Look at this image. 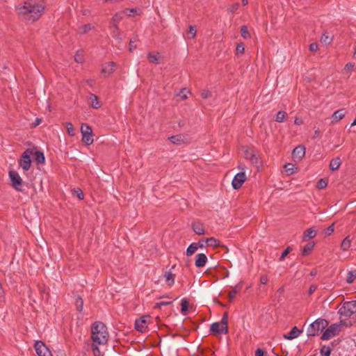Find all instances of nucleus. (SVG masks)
<instances>
[{"mask_svg":"<svg viewBox=\"0 0 356 356\" xmlns=\"http://www.w3.org/2000/svg\"><path fill=\"white\" fill-rule=\"evenodd\" d=\"M44 4L42 1L29 0L25 1L23 5H19L17 10L21 17L25 20L34 22L40 19L44 12Z\"/></svg>","mask_w":356,"mask_h":356,"instance_id":"f257e3e1","label":"nucleus"},{"mask_svg":"<svg viewBox=\"0 0 356 356\" xmlns=\"http://www.w3.org/2000/svg\"><path fill=\"white\" fill-rule=\"evenodd\" d=\"M91 339L93 343L105 345L108 340V332L104 323L100 321L95 322L90 328Z\"/></svg>","mask_w":356,"mask_h":356,"instance_id":"f03ea898","label":"nucleus"},{"mask_svg":"<svg viewBox=\"0 0 356 356\" xmlns=\"http://www.w3.org/2000/svg\"><path fill=\"white\" fill-rule=\"evenodd\" d=\"M328 325V322L325 319L318 318L311 323L307 330L308 337H314L318 335Z\"/></svg>","mask_w":356,"mask_h":356,"instance_id":"7ed1b4c3","label":"nucleus"},{"mask_svg":"<svg viewBox=\"0 0 356 356\" xmlns=\"http://www.w3.org/2000/svg\"><path fill=\"white\" fill-rule=\"evenodd\" d=\"M228 314L225 312L220 322H215L211 325L210 330L213 334H227L228 332Z\"/></svg>","mask_w":356,"mask_h":356,"instance_id":"20e7f679","label":"nucleus"},{"mask_svg":"<svg viewBox=\"0 0 356 356\" xmlns=\"http://www.w3.org/2000/svg\"><path fill=\"white\" fill-rule=\"evenodd\" d=\"M355 313H356V300L345 302L339 310V314L345 318H349Z\"/></svg>","mask_w":356,"mask_h":356,"instance_id":"39448f33","label":"nucleus"},{"mask_svg":"<svg viewBox=\"0 0 356 356\" xmlns=\"http://www.w3.org/2000/svg\"><path fill=\"white\" fill-rule=\"evenodd\" d=\"M81 133L82 134V141L87 145L93 143L92 131L91 127L87 124H82L81 127Z\"/></svg>","mask_w":356,"mask_h":356,"instance_id":"423d86ee","label":"nucleus"},{"mask_svg":"<svg viewBox=\"0 0 356 356\" xmlns=\"http://www.w3.org/2000/svg\"><path fill=\"white\" fill-rule=\"evenodd\" d=\"M341 331V325L338 323L332 324L323 333L321 336L322 340H328L332 337L337 335Z\"/></svg>","mask_w":356,"mask_h":356,"instance_id":"0eeeda50","label":"nucleus"},{"mask_svg":"<svg viewBox=\"0 0 356 356\" xmlns=\"http://www.w3.org/2000/svg\"><path fill=\"white\" fill-rule=\"evenodd\" d=\"M32 154V151L30 149H26L19 161V165L24 171H27L30 169L31 165V155Z\"/></svg>","mask_w":356,"mask_h":356,"instance_id":"6e6552de","label":"nucleus"},{"mask_svg":"<svg viewBox=\"0 0 356 356\" xmlns=\"http://www.w3.org/2000/svg\"><path fill=\"white\" fill-rule=\"evenodd\" d=\"M34 348L38 356H52L48 347L42 341H35Z\"/></svg>","mask_w":356,"mask_h":356,"instance_id":"1a4fd4ad","label":"nucleus"},{"mask_svg":"<svg viewBox=\"0 0 356 356\" xmlns=\"http://www.w3.org/2000/svg\"><path fill=\"white\" fill-rule=\"evenodd\" d=\"M9 177L12 181V185L13 188L18 191H22L20 186L22 184V179L19 175V174L14 170H10L9 172Z\"/></svg>","mask_w":356,"mask_h":356,"instance_id":"9d476101","label":"nucleus"},{"mask_svg":"<svg viewBox=\"0 0 356 356\" xmlns=\"http://www.w3.org/2000/svg\"><path fill=\"white\" fill-rule=\"evenodd\" d=\"M245 179L246 176L245 172H240L237 173L232 179V187L234 189H239L245 181Z\"/></svg>","mask_w":356,"mask_h":356,"instance_id":"9b49d317","label":"nucleus"},{"mask_svg":"<svg viewBox=\"0 0 356 356\" xmlns=\"http://www.w3.org/2000/svg\"><path fill=\"white\" fill-rule=\"evenodd\" d=\"M149 316H143L135 321V329L140 332H144L147 327V319Z\"/></svg>","mask_w":356,"mask_h":356,"instance_id":"f8f14e48","label":"nucleus"},{"mask_svg":"<svg viewBox=\"0 0 356 356\" xmlns=\"http://www.w3.org/2000/svg\"><path fill=\"white\" fill-rule=\"evenodd\" d=\"M305 154V148L303 145H298L292 152V157L295 161H300Z\"/></svg>","mask_w":356,"mask_h":356,"instance_id":"ddd939ff","label":"nucleus"},{"mask_svg":"<svg viewBox=\"0 0 356 356\" xmlns=\"http://www.w3.org/2000/svg\"><path fill=\"white\" fill-rule=\"evenodd\" d=\"M115 63L114 62H108L105 63L102 69V73L105 76H109L115 71Z\"/></svg>","mask_w":356,"mask_h":356,"instance_id":"4468645a","label":"nucleus"},{"mask_svg":"<svg viewBox=\"0 0 356 356\" xmlns=\"http://www.w3.org/2000/svg\"><path fill=\"white\" fill-rule=\"evenodd\" d=\"M346 113V111L343 108L336 111L331 117V122L332 124L337 123L344 118Z\"/></svg>","mask_w":356,"mask_h":356,"instance_id":"2eb2a0df","label":"nucleus"},{"mask_svg":"<svg viewBox=\"0 0 356 356\" xmlns=\"http://www.w3.org/2000/svg\"><path fill=\"white\" fill-rule=\"evenodd\" d=\"M302 332V330H300L296 326H294L289 332L284 334V338L286 339L292 340L299 337Z\"/></svg>","mask_w":356,"mask_h":356,"instance_id":"dca6fc26","label":"nucleus"},{"mask_svg":"<svg viewBox=\"0 0 356 356\" xmlns=\"http://www.w3.org/2000/svg\"><path fill=\"white\" fill-rule=\"evenodd\" d=\"M207 261V257L204 253H200L196 255L195 265L197 268L203 267Z\"/></svg>","mask_w":356,"mask_h":356,"instance_id":"f3484780","label":"nucleus"},{"mask_svg":"<svg viewBox=\"0 0 356 356\" xmlns=\"http://www.w3.org/2000/svg\"><path fill=\"white\" fill-rule=\"evenodd\" d=\"M192 228L195 234L202 235L205 233L204 225L200 222H194L192 224Z\"/></svg>","mask_w":356,"mask_h":356,"instance_id":"a211bd4d","label":"nucleus"},{"mask_svg":"<svg viewBox=\"0 0 356 356\" xmlns=\"http://www.w3.org/2000/svg\"><path fill=\"white\" fill-rule=\"evenodd\" d=\"M164 278L165 283L168 286H172L175 283V275L172 273L171 270L165 271L164 273Z\"/></svg>","mask_w":356,"mask_h":356,"instance_id":"6ab92c4d","label":"nucleus"},{"mask_svg":"<svg viewBox=\"0 0 356 356\" xmlns=\"http://www.w3.org/2000/svg\"><path fill=\"white\" fill-rule=\"evenodd\" d=\"M184 136L183 135L172 136L168 138V140L173 144L181 145L184 143Z\"/></svg>","mask_w":356,"mask_h":356,"instance_id":"aec40b11","label":"nucleus"},{"mask_svg":"<svg viewBox=\"0 0 356 356\" xmlns=\"http://www.w3.org/2000/svg\"><path fill=\"white\" fill-rule=\"evenodd\" d=\"M317 232L314 227H310L303 233V240L306 241L307 238H313L316 236Z\"/></svg>","mask_w":356,"mask_h":356,"instance_id":"412c9836","label":"nucleus"},{"mask_svg":"<svg viewBox=\"0 0 356 356\" xmlns=\"http://www.w3.org/2000/svg\"><path fill=\"white\" fill-rule=\"evenodd\" d=\"M88 101H89L90 105L93 108H98L100 107V104H99V100H98V97L95 95L90 94L89 97H88Z\"/></svg>","mask_w":356,"mask_h":356,"instance_id":"4be33fe9","label":"nucleus"},{"mask_svg":"<svg viewBox=\"0 0 356 356\" xmlns=\"http://www.w3.org/2000/svg\"><path fill=\"white\" fill-rule=\"evenodd\" d=\"M94 28L90 24H86L80 26L77 29V33L79 35H83Z\"/></svg>","mask_w":356,"mask_h":356,"instance_id":"5701e85b","label":"nucleus"},{"mask_svg":"<svg viewBox=\"0 0 356 356\" xmlns=\"http://www.w3.org/2000/svg\"><path fill=\"white\" fill-rule=\"evenodd\" d=\"M341 165V159L339 157L334 158L331 160L330 163V169L332 171L336 170L339 168Z\"/></svg>","mask_w":356,"mask_h":356,"instance_id":"b1692460","label":"nucleus"},{"mask_svg":"<svg viewBox=\"0 0 356 356\" xmlns=\"http://www.w3.org/2000/svg\"><path fill=\"white\" fill-rule=\"evenodd\" d=\"M205 243L207 244V245L213 248L218 247L220 245V241L214 237L207 238Z\"/></svg>","mask_w":356,"mask_h":356,"instance_id":"393cba45","label":"nucleus"},{"mask_svg":"<svg viewBox=\"0 0 356 356\" xmlns=\"http://www.w3.org/2000/svg\"><path fill=\"white\" fill-rule=\"evenodd\" d=\"M198 249V245L196 243H192L186 250V255L191 256L193 255Z\"/></svg>","mask_w":356,"mask_h":356,"instance_id":"a878e982","label":"nucleus"},{"mask_svg":"<svg viewBox=\"0 0 356 356\" xmlns=\"http://www.w3.org/2000/svg\"><path fill=\"white\" fill-rule=\"evenodd\" d=\"M314 247V243H313V242L306 244L302 250V255L305 256V255L309 254L310 253V252L313 250Z\"/></svg>","mask_w":356,"mask_h":356,"instance_id":"bb28decb","label":"nucleus"},{"mask_svg":"<svg viewBox=\"0 0 356 356\" xmlns=\"http://www.w3.org/2000/svg\"><path fill=\"white\" fill-rule=\"evenodd\" d=\"M74 60L77 63H83L84 61V52L82 50H79L74 55Z\"/></svg>","mask_w":356,"mask_h":356,"instance_id":"cd10ccee","label":"nucleus"},{"mask_svg":"<svg viewBox=\"0 0 356 356\" xmlns=\"http://www.w3.org/2000/svg\"><path fill=\"white\" fill-rule=\"evenodd\" d=\"M147 58L150 63H154V64H159V58L160 54L159 53L156 54H153L152 53H149L147 54Z\"/></svg>","mask_w":356,"mask_h":356,"instance_id":"c85d7f7f","label":"nucleus"},{"mask_svg":"<svg viewBox=\"0 0 356 356\" xmlns=\"http://www.w3.org/2000/svg\"><path fill=\"white\" fill-rule=\"evenodd\" d=\"M122 19V16L120 14H115L111 20V24H112L113 28L118 27V23Z\"/></svg>","mask_w":356,"mask_h":356,"instance_id":"c756f323","label":"nucleus"},{"mask_svg":"<svg viewBox=\"0 0 356 356\" xmlns=\"http://www.w3.org/2000/svg\"><path fill=\"white\" fill-rule=\"evenodd\" d=\"M350 240L349 239V236L346 237L341 244V248L343 251L348 250L350 247Z\"/></svg>","mask_w":356,"mask_h":356,"instance_id":"7c9ffc66","label":"nucleus"},{"mask_svg":"<svg viewBox=\"0 0 356 356\" xmlns=\"http://www.w3.org/2000/svg\"><path fill=\"white\" fill-rule=\"evenodd\" d=\"M287 116V113L285 111H280L275 115V121L277 122H282Z\"/></svg>","mask_w":356,"mask_h":356,"instance_id":"2f4dec72","label":"nucleus"},{"mask_svg":"<svg viewBox=\"0 0 356 356\" xmlns=\"http://www.w3.org/2000/svg\"><path fill=\"white\" fill-rule=\"evenodd\" d=\"M35 159L38 163H43L45 160L43 152L40 151H36L35 152Z\"/></svg>","mask_w":356,"mask_h":356,"instance_id":"473e14b6","label":"nucleus"},{"mask_svg":"<svg viewBox=\"0 0 356 356\" xmlns=\"http://www.w3.org/2000/svg\"><path fill=\"white\" fill-rule=\"evenodd\" d=\"M356 279V270H350L348 273L346 282L348 284H351Z\"/></svg>","mask_w":356,"mask_h":356,"instance_id":"72a5a7b5","label":"nucleus"},{"mask_svg":"<svg viewBox=\"0 0 356 356\" xmlns=\"http://www.w3.org/2000/svg\"><path fill=\"white\" fill-rule=\"evenodd\" d=\"M76 308L79 312H82L83 307V301L81 297L77 296L75 300Z\"/></svg>","mask_w":356,"mask_h":356,"instance_id":"f704fd0d","label":"nucleus"},{"mask_svg":"<svg viewBox=\"0 0 356 356\" xmlns=\"http://www.w3.org/2000/svg\"><path fill=\"white\" fill-rule=\"evenodd\" d=\"M245 158L248 159L252 163H257V158L255 156V155L252 152H249L248 150H246L245 151Z\"/></svg>","mask_w":356,"mask_h":356,"instance_id":"c9c22d12","label":"nucleus"},{"mask_svg":"<svg viewBox=\"0 0 356 356\" xmlns=\"http://www.w3.org/2000/svg\"><path fill=\"white\" fill-rule=\"evenodd\" d=\"M188 301L186 298H184L181 302V312L182 314H185L188 311Z\"/></svg>","mask_w":356,"mask_h":356,"instance_id":"e433bc0d","label":"nucleus"},{"mask_svg":"<svg viewBox=\"0 0 356 356\" xmlns=\"http://www.w3.org/2000/svg\"><path fill=\"white\" fill-rule=\"evenodd\" d=\"M112 36L115 38L116 40H118L119 41L122 40L121 38V33L118 29V27L113 28L111 31Z\"/></svg>","mask_w":356,"mask_h":356,"instance_id":"4c0bfd02","label":"nucleus"},{"mask_svg":"<svg viewBox=\"0 0 356 356\" xmlns=\"http://www.w3.org/2000/svg\"><path fill=\"white\" fill-rule=\"evenodd\" d=\"M241 36L244 39H248L250 38V34L248 32V27L245 25L242 26L241 28Z\"/></svg>","mask_w":356,"mask_h":356,"instance_id":"58836bf2","label":"nucleus"},{"mask_svg":"<svg viewBox=\"0 0 356 356\" xmlns=\"http://www.w3.org/2000/svg\"><path fill=\"white\" fill-rule=\"evenodd\" d=\"M332 40V37H330L327 33H325L323 34L321 38V42L327 44H330Z\"/></svg>","mask_w":356,"mask_h":356,"instance_id":"ea45409f","label":"nucleus"},{"mask_svg":"<svg viewBox=\"0 0 356 356\" xmlns=\"http://www.w3.org/2000/svg\"><path fill=\"white\" fill-rule=\"evenodd\" d=\"M99 345V343L92 342V349L94 356H102L101 352L98 347Z\"/></svg>","mask_w":356,"mask_h":356,"instance_id":"a19ab883","label":"nucleus"},{"mask_svg":"<svg viewBox=\"0 0 356 356\" xmlns=\"http://www.w3.org/2000/svg\"><path fill=\"white\" fill-rule=\"evenodd\" d=\"M245 51V46L243 42L238 43L236 47V54L242 55Z\"/></svg>","mask_w":356,"mask_h":356,"instance_id":"79ce46f5","label":"nucleus"},{"mask_svg":"<svg viewBox=\"0 0 356 356\" xmlns=\"http://www.w3.org/2000/svg\"><path fill=\"white\" fill-rule=\"evenodd\" d=\"M240 290V287L238 286H236L231 291H229V300H232L236 293L239 291Z\"/></svg>","mask_w":356,"mask_h":356,"instance_id":"37998d69","label":"nucleus"},{"mask_svg":"<svg viewBox=\"0 0 356 356\" xmlns=\"http://www.w3.org/2000/svg\"><path fill=\"white\" fill-rule=\"evenodd\" d=\"M238 8H239V3L238 2H236V3L229 5L227 7V10L231 13H234L238 9Z\"/></svg>","mask_w":356,"mask_h":356,"instance_id":"c03bdc74","label":"nucleus"},{"mask_svg":"<svg viewBox=\"0 0 356 356\" xmlns=\"http://www.w3.org/2000/svg\"><path fill=\"white\" fill-rule=\"evenodd\" d=\"M66 128L67 130V133L70 136H73L75 134L73 124L71 122H66Z\"/></svg>","mask_w":356,"mask_h":356,"instance_id":"a18cd8bd","label":"nucleus"},{"mask_svg":"<svg viewBox=\"0 0 356 356\" xmlns=\"http://www.w3.org/2000/svg\"><path fill=\"white\" fill-rule=\"evenodd\" d=\"M331 350L328 346H323L321 349V356H330Z\"/></svg>","mask_w":356,"mask_h":356,"instance_id":"49530a36","label":"nucleus"},{"mask_svg":"<svg viewBox=\"0 0 356 356\" xmlns=\"http://www.w3.org/2000/svg\"><path fill=\"white\" fill-rule=\"evenodd\" d=\"M172 301H161L156 302L154 305V309H161L163 306L169 305L172 303Z\"/></svg>","mask_w":356,"mask_h":356,"instance_id":"de8ad7c7","label":"nucleus"},{"mask_svg":"<svg viewBox=\"0 0 356 356\" xmlns=\"http://www.w3.org/2000/svg\"><path fill=\"white\" fill-rule=\"evenodd\" d=\"M327 185V181L324 179H321L317 182V188L319 189H323V188H325Z\"/></svg>","mask_w":356,"mask_h":356,"instance_id":"09e8293b","label":"nucleus"},{"mask_svg":"<svg viewBox=\"0 0 356 356\" xmlns=\"http://www.w3.org/2000/svg\"><path fill=\"white\" fill-rule=\"evenodd\" d=\"M284 168L288 175H292L295 172L293 170V165L291 163H287L284 165Z\"/></svg>","mask_w":356,"mask_h":356,"instance_id":"8fccbe9b","label":"nucleus"},{"mask_svg":"<svg viewBox=\"0 0 356 356\" xmlns=\"http://www.w3.org/2000/svg\"><path fill=\"white\" fill-rule=\"evenodd\" d=\"M334 231V225L332 224L330 226H329L327 229L324 230V234L330 236L331 235Z\"/></svg>","mask_w":356,"mask_h":356,"instance_id":"3c124183","label":"nucleus"},{"mask_svg":"<svg viewBox=\"0 0 356 356\" xmlns=\"http://www.w3.org/2000/svg\"><path fill=\"white\" fill-rule=\"evenodd\" d=\"M188 34L191 35V36H189L190 38H195V35H196V29H195V26H189V29H188Z\"/></svg>","mask_w":356,"mask_h":356,"instance_id":"603ef678","label":"nucleus"},{"mask_svg":"<svg viewBox=\"0 0 356 356\" xmlns=\"http://www.w3.org/2000/svg\"><path fill=\"white\" fill-rule=\"evenodd\" d=\"M74 193L76 195V197L79 198V200H83L84 197V195H83L82 191L79 188L75 189L74 191Z\"/></svg>","mask_w":356,"mask_h":356,"instance_id":"864d4df0","label":"nucleus"},{"mask_svg":"<svg viewBox=\"0 0 356 356\" xmlns=\"http://www.w3.org/2000/svg\"><path fill=\"white\" fill-rule=\"evenodd\" d=\"M201 97L203 99H207L211 97V92L209 90H203L201 93Z\"/></svg>","mask_w":356,"mask_h":356,"instance_id":"5fc2aeb1","label":"nucleus"},{"mask_svg":"<svg viewBox=\"0 0 356 356\" xmlns=\"http://www.w3.org/2000/svg\"><path fill=\"white\" fill-rule=\"evenodd\" d=\"M186 90L185 88L181 90V91L179 92V94H177L178 96H180V98L184 100V99H186L187 98V94H186Z\"/></svg>","mask_w":356,"mask_h":356,"instance_id":"6e6d98bb","label":"nucleus"},{"mask_svg":"<svg viewBox=\"0 0 356 356\" xmlns=\"http://www.w3.org/2000/svg\"><path fill=\"white\" fill-rule=\"evenodd\" d=\"M136 40H131L130 42H129V51L130 52H132L136 48V46L134 44Z\"/></svg>","mask_w":356,"mask_h":356,"instance_id":"4d7b16f0","label":"nucleus"},{"mask_svg":"<svg viewBox=\"0 0 356 356\" xmlns=\"http://www.w3.org/2000/svg\"><path fill=\"white\" fill-rule=\"evenodd\" d=\"M290 248H287L281 254L280 259L282 261L284 259V257L289 253Z\"/></svg>","mask_w":356,"mask_h":356,"instance_id":"13d9d810","label":"nucleus"},{"mask_svg":"<svg viewBox=\"0 0 356 356\" xmlns=\"http://www.w3.org/2000/svg\"><path fill=\"white\" fill-rule=\"evenodd\" d=\"M309 50L313 52L317 51L318 50V44L316 43H312L309 45Z\"/></svg>","mask_w":356,"mask_h":356,"instance_id":"bf43d9fd","label":"nucleus"},{"mask_svg":"<svg viewBox=\"0 0 356 356\" xmlns=\"http://www.w3.org/2000/svg\"><path fill=\"white\" fill-rule=\"evenodd\" d=\"M316 289H317V286L316 284L311 285L309 289V291H308L309 294L311 295L313 293H314V291L316 290Z\"/></svg>","mask_w":356,"mask_h":356,"instance_id":"052dcab7","label":"nucleus"},{"mask_svg":"<svg viewBox=\"0 0 356 356\" xmlns=\"http://www.w3.org/2000/svg\"><path fill=\"white\" fill-rule=\"evenodd\" d=\"M268 282V277L266 275H262L261 277H260V283L261 284H266Z\"/></svg>","mask_w":356,"mask_h":356,"instance_id":"680f3d73","label":"nucleus"},{"mask_svg":"<svg viewBox=\"0 0 356 356\" xmlns=\"http://www.w3.org/2000/svg\"><path fill=\"white\" fill-rule=\"evenodd\" d=\"M354 67V63H348L345 65L344 70H351Z\"/></svg>","mask_w":356,"mask_h":356,"instance_id":"e2e57ef3","label":"nucleus"},{"mask_svg":"<svg viewBox=\"0 0 356 356\" xmlns=\"http://www.w3.org/2000/svg\"><path fill=\"white\" fill-rule=\"evenodd\" d=\"M264 352L263 350L258 348L255 352V356H264Z\"/></svg>","mask_w":356,"mask_h":356,"instance_id":"0e129e2a","label":"nucleus"},{"mask_svg":"<svg viewBox=\"0 0 356 356\" xmlns=\"http://www.w3.org/2000/svg\"><path fill=\"white\" fill-rule=\"evenodd\" d=\"M128 11H129V13H127V15L132 16L137 12V10L136 8H131V9H129Z\"/></svg>","mask_w":356,"mask_h":356,"instance_id":"69168bd1","label":"nucleus"},{"mask_svg":"<svg viewBox=\"0 0 356 356\" xmlns=\"http://www.w3.org/2000/svg\"><path fill=\"white\" fill-rule=\"evenodd\" d=\"M294 122H295V124H296L299 125V124H301L302 123V119H300V118H296L295 119Z\"/></svg>","mask_w":356,"mask_h":356,"instance_id":"338daca9","label":"nucleus"},{"mask_svg":"<svg viewBox=\"0 0 356 356\" xmlns=\"http://www.w3.org/2000/svg\"><path fill=\"white\" fill-rule=\"evenodd\" d=\"M238 169L241 170V172H245V166L243 164H239L238 166Z\"/></svg>","mask_w":356,"mask_h":356,"instance_id":"774afa93","label":"nucleus"}]
</instances>
